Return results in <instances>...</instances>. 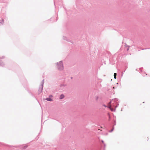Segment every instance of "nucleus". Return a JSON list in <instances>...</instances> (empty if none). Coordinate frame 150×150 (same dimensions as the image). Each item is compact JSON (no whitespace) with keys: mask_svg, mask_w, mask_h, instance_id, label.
I'll return each instance as SVG.
<instances>
[{"mask_svg":"<svg viewBox=\"0 0 150 150\" xmlns=\"http://www.w3.org/2000/svg\"><path fill=\"white\" fill-rule=\"evenodd\" d=\"M57 65L59 69H63V67L62 62H59L58 63Z\"/></svg>","mask_w":150,"mask_h":150,"instance_id":"obj_1","label":"nucleus"},{"mask_svg":"<svg viewBox=\"0 0 150 150\" xmlns=\"http://www.w3.org/2000/svg\"><path fill=\"white\" fill-rule=\"evenodd\" d=\"M46 100L48 101H52V99L50 98H46Z\"/></svg>","mask_w":150,"mask_h":150,"instance_id":"obj_2","label":"nucleus"},{"mask_svg":"<svg viewBox=\"0 0 150 150\" xmlns=\"http://www.w3.org/2000/svg\"><path fill=\"white\" fill-rule=\"evenodd\" d=\"M64 95H61V96H60V98L61 99H62V98H64Z\"/></svg>","mask_w":150,"mask_h":150,"instance_id":"obj_3","label":"nucleus"},{"mask_svg":"<svg viewBox=\"0 0 150 150\" xmlns=\"http://www.w3.org/2000/svg\"><path fill=\"white\" fill-rule=\"evenodd\" d=\"M116 75H117L116 73H115L114 76V78L115 79H116Z\"/></svg>","mask_w":150,"mask_h":150,"instance_id":"obj_4","label":"nucleus"},{"mask_svg":"<svg viewBox=\"0 0 150 150\" xmlns=\"http://www.w3.org/2000/svg\"><path fill=\"white\" fill-rule=\"evenodd\" d=\"M108 108L110 109L112 111H113V109L111 108V106L110 105H109Z\"/></svg>","mask_w":150,"mask_h":150,"instance_id":"obj_5","label":"nucleus"},{"mask_svg":"<svg viewBox=\"0 0 150 150\" xmlns=\"http://www.w3.org/2000/svg\"><path fill=\"white\" fill-rule=\"evenodd\" d=\"M114 129V128L113 127V128H112V129L111 130V131H110V132H112V131Z\"/></svg>","mask_w":150,"mask_h":150,"instance_id":"obj_6","label":"nucleus"},{"mask_svg":"<svg viewBox=\"0 0 150 150\" xmlns=\"http://www.w3.org/2000/svg\"><path fill=\"white\" fill-rule=\"evenodd\" d=\"M49 97H52V96H50Z\"/></svg>","mask_w":150,"mask_h":150,"instance_id":"obj_7","label":"nucleus"},{"mask_svg":"<svg viewBox=\"0 0 150 150\" xmlns=\"http://www.w3.org/2000/svg\"><path fill=\"white\" fill-rule=\"evenodd\" d=\"M104 106L105 107H106V106L105 105H104Z\"/></svg>","mask_w":150,"mask_h":150,"instance_id":"obj_8","label":"nucleus"}]
</instances>
